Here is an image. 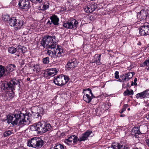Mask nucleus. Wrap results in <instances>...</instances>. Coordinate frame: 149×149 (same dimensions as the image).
Instances as JSON below:
<instances>
[{"instance_id": "18", "label": "nucleus", "mask_w": 149, "mask_h": 149, "mask_svg": "<svg viewBox=\"0 0 149 149\" xmlns=\"http://www.w3.org/2000/svg\"><path fill=\"white\" fill-rule=\"evenodd\" d=\"M32 128L33 129L36 131H37L40 132H42L41 131H42L43 126L42 124L40 122H39L37 124H34L32 126Z\"/></svg>"}, {"instance_id": "7", "label": "nucleus", "mask_w": 149, "mask_h": 149, "mask_svg": "<svg viewBox=\"0 0 149 149\" xmlns=\"http://www.w3.org/2000/svg\"><path fill=\"white\" fill-rule=\"evenodd\" d=\"M139 33L141 36L149 35V23L145 22L141 26Z\"/></svg>"}, {"instance_id": "13", "label": "nucleus", "mask_w": 149, "mask_h": 149, "mask_svg": "<svg viewBox=\"0 0 149 149\" xmlns=\"http://www.w3.org/2000/svg\"><path fill=\"white\" fill-rule=\"evenodd\" d=\"M78 64L77 60L74 58H73L70 60L66 65V68L68 70L73 69Z\"/></svg>"}, {"instance_id": "11", "label": "nucleus", "mask_w": 149, "mask_h": 149, "mask_svg": "<svg viewBox=\"0 0 149 149\" xmlns=\"http://www.w3.org/2000/svg\"><path fill=\"white\" fill-rule=\"evenodd\" d=\"M149 15V10L144 8L137 13V16L140 18L141 20H146L147 17Z\"/></svg>"}, {"instance_id": "24", "label": "nucleus", "mask_w": 149, "mask_h": 149, "mask_svg": "<svg viewBox=\"0 0 149 149\" xmlns=\"http://www.w3.org/2000/svg\"><path fill=\"white\" fill-rule=\"evenodd\" d=\"M101 54H100L99 55L97 54L95 55V59L92 62V63H96L98 65H100L101 64L100 62L101 57Z\"/></svg>"}, {"instance_id": "38", "label": "nucleus", "mask_w": 149, "mask_h": 149, "mask_svg": "<svg viewBox=\"0 0 149 149\" xmlns=\"http://www.w3.org/2000/svg\"><path fill=\"white\" fill-rule=\"evenodd\" d=\"M118 149H128V147L125 145H123L120 143H119Z\"/></svg>"}, {"instance_id": "9", "label": "nucleus", "mask_w": 149, "mask_h": 149, "mask_svg": "<svg viewBox=\"0 0 149 149\" xmlns=\"http://www.w3.org/2000/svg\"><path fill=\"white\" fill-rule=\"evenodd\" d=\"M97 7V4L93 2L89 5L84 6V11L86 13H89L93 12Z\"/></svg>"}, {"instance_id": "30", "label": "nucleus", "mask_w": 149, "mask_h": 149, "mask_svg": "<svg viewBox=\"0 0 149 149\" xmlns=\"http://www.w3.org/2000/svg\"><path fill=\"white\" fill-rule=\"evenodd\" d=\"M10 17L7 14L3 15L2 16V19L5 22L8 23Z\"/></svg>"}, {"instance_id": "32", "label": "nucleus", "mask_w": 149, "mask_h": 149, "mask_svg": "<svg viewBox=\"0 0 149 149\" xmlns=\"http://www.w3.org/2000/svg\"><path fill=\"white\" fill-rule=\"evenodd\" d=\"M123 94L125 96H129L130 95H133L134 92L132 90H129L127 89L124 91Z\"/></svg>"}, {"instance_id": "59", "label": "nucleus", "mask_w": 149, "mask_h": 149, "mask_svg": "<svg viewBox=\"0 0 149 149\" xmlns=\"http://www.w3.org/2000/svg\"><path fill=\"white\" fill-rule=\"evenodd\" d=\"M135 86H136L137 85V83H136V82H134V84Z\"/></svg>"}, {"instance_id": "17", "label": "nucleus", "mask_w": 149, "mask_h": 149, "mask_svg": "<svg viewBox=\"0 0 149 149\" xmlns=\"http://www.w3.org/2000/svg\"><path fill=\"white\" fill-rule=\"evenodd\" d=\"M55 52L56 57H60L63 52V50L61 46L57 45L55 48L53 49Z\"/></svg>"}, {"instance_id": "31", "label": "nucleus", "mask_w": 149, "mask_h": 149, "mask_svg": "<svg viewBox=\"0 0 149 149\" xmlns=\"http://www.w3.org/2000/svg\"><path fill=\"white\" fill-rule=\"evenodd\" d=\"M50 40V44L55 45V46L54 48L56 47V43L58 41V40L57 38H49Z\"/></svg>"}, {"instance_id": "22", "label": "nucleus", "mask_w": 149, "mask_h": 149, "mask_svg": "<svg viewBox=\"0 0 149 149\" xmlns=\"http://www.w3.org/2000/svg\"><path fill=\"white\" fill-rule=\"evenodd\" d=\"M17 17H10L8 24L11 26H15L16 22L17 21Z\"/></svg>"}, {"instance_id": "40", "label": "nucleus", "mask_w": 149, "mask_h": 149, "mask_svg": "<svg viewBox=\"0 0 149 149\" xmlns=\"http://www.w3.org/2000/svg\"><path fill=\"white\" fill-rule=\"evenodd\" d=\"M119 143H114L112 144L111 147L114 149H118Z\"/></svg>"}, {"instance_id": "50", "label": "nucleus", "mask_w": 149, "mask_h": 149, "mask_svg": "<svg viewBox=\"0 0 149 149\" xmlns=\"http://www.w3.org/2000/svg\"><path fill=\"white\" fill-rule=\"evenodd\" d=\"M146 142L148 144V146L149 147V139H148L146 140Z\"/></svg>"}, {"instance_id": "16", "label": "nucleus", "mask_w": 149, "mask_h": 149, "mask_svg": "<svg viewBox=\"0 0 149 149\" xmlns=\"http://www.w3.org/2000/svg\"><path fill=\"white\" fill-rule=\"evenodd\" d=\"M52 22L54 25H58L59 19L57 15L53 14L50 17Z\"/></svg>"}, {"instance_id": "37", "label": "nucleus", "mask_w": 149, "mask_h": 149, "mask_svg": "<svg viewBox=\"0 0 149 149\" xmlns=\"http://www.w3.org/2000/svg\"><path fill=\"white\" fill-rule=\"evenodd\" d=\"M12 134V132L10 130L5 131L3 133V136L5 137L10 135Z\"/></svg>"}, {"instance_id": "33", "label": "nucleus", "mask_w": 149, "mask_h": 149, "mask_svg": "<svg viewBox=\"0 0 149 149\" xmlns=\"http://www.w3.org/2000/svg\"><path fill=\"white\" fill-rule=\"evenodd\" d=\"M139 130H140L141 134H144L145 132V130L146 129V127L145 125H140L139 127Z\"/></svg>"}, {"instance_id": "12", "label": "nucleus", "mask_w": 149, "mask_h": 149, "mask_svg": "<svg viewBox=\"0 0 149 149\" xmlns=\"http://www.w3.org/2000/svg\"><path fill=\"white\" fill-rule=\"evenodd\" d=\"M134 74V72H129L127 74L123 75L122 77L120 76V78L118 79V81L122 82H126L132 78Z\"/></svg>"}, {"instance_id": "29", "label": "nucleus", "mask_w": 149, "mask_h": 149, "mask_svg": "<svg viewBox=\"0 0 149 149\" xmlns=\"http://www.w3.org/2000/svg\"><path fill=\"white\" fill-rule=\"evenodd\" d=\"M17 51L18 52H20L23 53H24L26 51V49L25 47L21 46L20 45H18L17 47Z\"/></svg>"}, {"instance_id": "52", "label": "nucleus", "mask_w": 149, "mask_h": 149, "mask_svg": "<svg viewBox=\"0 0 149 149\" xmlns=\"http://www.w3.org/2000/svg\"><path fill=\"white\" fill-rule=\"evenodd\" d=\"M47 24H49L50 25H51L52 24V22L51 21H50L49 20L47 23Z\"/></svg>"}, {"instance_id": "62", "label": "nucleus", "mask_w": 149, "mask_h": 149, "mask_svg": "<svg viewBox=\"0 0 149 149\" xmlns=\"http://www.w3.org/2000/svg\"><path fill=\"white\" fill-rule=\"evenodd\" d=\"M133 84V82H132V83L131 84V85H132Z\"/></svg>"}, {"instance_id": "42", "label": "nucleus", "mask_w": 149, "mask_h": 149, "mask_svg": "<svg viewBox=\"0 0 149 149\" xmlns=\"http://www.w3.org/2000/svg\"><path fill=\"white\" fill-rule=\"evenodd\" d=\"M56 149H64V146L63 145L61 144H57L55 145Z\"/></svg>"}, {"instance_id": "64", "label": "nucleus", "mask_w": 149, "mask_h": 149, "mask_svg": "<svg viewBox=\"0 0 149 149\" xmlns=\"http://www.w3.org/2000/svg\"><path fill=\"white\" fill-rule=\"evenodd\" d=\"M135 149H138V148H136Z\"/></svg>"}, {"instance_id": "34", "label": "nucleus", "mask_w": 149, "mask_h": 149, "mask_svg": "<svg viewBox=\"0 0 149 149\" xmlns=\"http://www.w3.org/2000/svg\"><path fill=\"white\" fill-rule=\"evenodd\" d=\"M17 48L14 47H11L9 48L8 49V52L11 54H14L17 51Z\"/></svg>"}, {"instance_id": "41", "label": "nucleus", "mask_w": 149, "mask_h": 149, "mask_svg": "<svg viewBox=\"0 0 149 149\" xmlns=\"http://www.w3.org/2000/svg\"><path fill=\"white\" fill-rule=\"evenodd\" d=\"M44 64H47L49 63V60L48 57L44 58L42 60Z\"/></svg>"}, {"instance_id": "47", "label": "nucleus", "mask_w": 149, "mask_h": 149, "mask_svg": "<svg viewBox=\"0 0 149 149\" xmlns=\"http://www.w3.org/2000/svg\"><path fill=\"white\" fill-rule=\"evenodd\" d=\"M61 10L62 11L66 12V10H67V8L65 7H62L61 8Z\"/></svg>"}, {"instance_id": "51", "label": "nucleus", "mask_w": 149, "mask_h": 149, "mask_svg": "<svg viewBox=\"0 0 149 149\" xmlns=\"http://www.w3.org/2000/svg\"><path fill=\"white\" fill-rule=\"evenodd\" d=\"M146 117L147 120L149 121V113L147 114L146 115Z\"/></svg>"}, {"instance_id": "45", "label": "nucleus", "mask_w": 149, "mask_h": 149, "mask_svg": "<svg viewBox=\"0 0 149 149\" xmlns=\"http://www.w3.org/2000/svg\"><path fill=\"white\" fill-rule=\"evenodd\" d=\"M119 72L118 71H116L115 73V77L116 79H118L119 77V76L118 75Z\"/></svg>"}, {"instance_id": "61", "label": "nucleus", "mask_w": 149, "mask_h": 149, "mask_svg": "<svg viewBox=\"0 0 149 149\" xmlns=\"http://www.w3.org/2000/svg\"><path fill=\"white\" fill-rule=\"evenodd\" d=\"M138 45H141V43H140V42H139L138 43Z\"/></svg>"}, {"instance_id": "48", "label": "nucleus", "mask_w": 149, "mask_h": 149, "mask_svg": "<svg viewBox=\"0 0 149 149\" xmlns=\"http://www.w3.org/2000/svg\"><path fill=\"white\" fill-rule=\"evenodd\" d=\"M44 37H48V38H49V37H55V36H50L48 35V36H44Z\"/></svg>"}, {"instance_id": "39", "label": "nucleus", "mask_w": 149, "mask_h": 149, "mask_svg": "<svg viewBox=\"0 0 149 149\" xmlns=\"http://www.w3.org/2000/svg\"><path fill=\"white\" fill-rule=\"evenodd\" d=\"M64 142L67 145H70L72 144V143L71 141L68 138L67 139H65L64 140Z\"/></svg>"}, {"instance_id": "1", "label": "nucleus", "mask_w": 149, "mask_h": 149, "mask_svg": "<svg viewBox=\"0 0 149 149\" xmlns=\"http://www.w3.org/2000/svg\"><path fill=\"white\" fill-rule=\"evenodd\" d=\"M29 116L24 114L20 112L18 113L11 114L7 116V122L11 123L13 126L17 125H29L31 121Z\"/></svg>"}, {"instance_id": "36", "label": "nucleus", "mask_w": 149, "mask_h": 149, "mask_svg": "<svg viewBox=\"0 0 149 149\" xmlns=\"http://www.w3.org/2000/svg\"><path fill=\"white\" fill-rule=\"evenodd\" d=\"M4 72V68L2 65H0V78L3 75Z\"/></svg>"}, {"instance_id": "56", "label": "nucleus", "mask_w": 149, "mask_h": 149, "mask_svg": "<svg viewBox=\"0 0 149 149\" xmlns=\"http://www.w3.org/2000/svg\"><path fill=\"white\" fill-rule=\"evenodd\" d=\"M50 149H56L55 146L51 148Z\"/></svg>"}, {"instance_id": "6", "label": "nucleus", "mask_w": 149, "mask_h": 149, "mask_svg": "<svg viewBox=\"0 0 149 149\" xmlns=\"http://www.w3.org/2000/svg\"><path fill=\"white\" fill-rule=\"evenodd\" d=\"M18 7L21 10H27L31 7L30 1L29 0H19Z\"/></svg>"}, {"instance_id": "15", "label": "nucleus", "mask_w": 149, "mask_h": 149, "mask_svg": "<svg viewBox=\"0 0 149 149\" xmlns=\"http://www.w3.org/2000/svg\"><path fill=\"white\" fill-rule=\"evenodd\" d=\"M92 131L89 130H87L85 133L82 134L78 140L80 141H84L87 139L88 137L92 133Z\"/></svg>"}, {"instance_id": "25", "label": "nucleus", "mask_w": 149, "mask_h": 149, "mask_svg": "<svg viewBox=\"0 0 149 149\" xmlns=\"http://www.w3.org/2000/svg\"><path fill=\"white\" fill-rule=\"evenodd\" d=\"M16 81V80H13L7 83L8 87L12 89H14L15 87V86L17 85Z\"/></svg>"}, {"instance_id": "53", "label": "nucleus", "mask_w": 149, "mask_h": 149, "mask_svg": "<svg viewBox=\"0 0 149 149\" xmlns=\"http://www.w3.org/2000/svg\"><path fill=\"white\" fill-rule=\"evenodd\" d=\"M36 0H29V1H31L33 3H35V1Z\"/></svg>"}, {"instance_id": "49", "label": "nucleus", "mask_w": 149, "mask_h": 149, "mask_svg": "<svg viewBox=\"0 0 149 149\" xmlns=\"http://www.w3.org/2000/svg\"><path fill=\"white\" fill-rule=\"evenodd\" d=\"M23 34L26 35H28V37H30L31 36V35L30 34H28L27 32H25V33L24 32L23 33Z\"/></svg>"}, {"instance_id": "4", "label": "nucleus", "mask_w": 149, "mask_h": 149, "mask_svg": "<svg viewBox=\"0 0 149 149\" xmlns=\"http://www.w3.org/2000/svg\"><path fill=\"white\" fill-rule=\"evenodd\" d=\"M79 23V22L77 20L73 19L63 22V25L64 27L66 29H76L78 27Z\"/></svg>"}, {"instance_id": "23", "label": "nucleus", "mask_w": 149, "mask_h": 149, "mask_svg": "<svg viewBox=\"0 0 149 149\" xmlns=\"http://www.w3.org/2000/svg\"><path fill=\"white\" fill-rule=\"evenodd\" d=\"M43 130L41 132H42V133H45L47 131L50 130L52 128V126L49 123H45L44 127L43 126Z\"/></svg>"}, {"instance_id": "35", "label": "nucleus", "mask_w": 149, "mask_h": 149, "mask_svg": "<svg viewBox=\"0 0 149 149\" xmlns=\"http://www.w3.org/2000/svg\"><path fill=\"white\" fill-rule=\"evenodd\" d=\"M49 3L48 2H45L44 3L43 6L42 7V10H46L47 9L49 8Z\"/></svg>"}, {"instance_id": "58", "label": "nucleus", "mask_w": 149, "mask_h": 149, "mask_svg": "<svg viewBox=\"0 0 149 149\" xmlns=\"http://www.w3.org/2000/svg\"><path fill=\"white\" fill-rule=\"evenodd\" d=\"M30 80V78L29 77H28L27 79V80L28 81Z\"/></svg>"}, {"instance_id": "5", "label": "nucleus", "mask_w": 149, "mask_h": 149, "mask_svg": "<svg viewBox=\"0 0 149 149\" xmlns=\"http://www.w3.org/2000/svg\"><path fill=\"white\" fill-rule=\"evenodd\" d=\"M84 95H83V100L86 102L89 103L90 102L92 97H94L93 94L92 92L91 91L89 88L84 89L83 90Z\"/></svg>"}, {"instance_id": "26", "label": "nucleus", "mask_w": 149, "mask_h": 149, "mask_svg": "<svg viewBox=\"0 0 149 149\" xmlns=\"http://www.w3.org/2000/svg\"><path fill=\"white\" fill-rule=\"evenodd\" d=\"M49 50V49L47 50V54L49 56L53 58H56V55L55 52L54 51V49H51Z\"/></svg>"}, {"instance_id": "63", "label": "nucleus", "mask_w": 149, "mask_h": 149, "mask_svg": "<svg viewBox=\"0 0 149 149\" xmlns=\"http://www.w3.org/2000/svg\"><path fill=\"white\" fill-rule=\"evenodd\" d=\"M130 108H128V110H130Z\"/></svg>"}, {"instance_id": "57", "label": "nucleus", "mask_w": 149, "mask_h": 149, "mask_svg": "<svg viewBox=\"0 0 149 149\" xmlns=\"http://www.w3.org/2000/svg\"><path fill=\"white\" fill-rule=\"evenodd\" d=\"M120 117H124L125 116V115H124V114H121V115H120Z\"/></svg>"}, {"instance_id": "46", "label": "nucleus", "mask_w": 149, "mask_h": 149, "mask_svg": "<svg viewBox=\"0 0 149 149\" xmlns=\"http://www.w3.org/2000/svg\"><path fill=\"white\" fill-rule=\"evenodd\" d=\"M43 0H36L35 1V4L37 3H41Z\"/></svg>"}, {"instance_id": "20", "label": "nucleus", "mask_w": 149, "mask_h": 149, "mask_svg": "<svg viewBox=\"0 0 149 149\" xmlns=\"http://www.w3.org/2000/svg\"><path fill=\"white\" fill-rule=\"evenodd\" d=\"M17 21L16 22V23H15V24H16V25L14 26V27H15V28L17 30L23 28L24 24V21L18 19H17Z\"/></svg>"}, {"instance_id": "60", "label": "nucleus", "mask_w": 149, "mask_h": 149, "mask_svg": "<svg viewBox=\"0 0 149 149\" xmlns=\"http://www.w3.org/2000/svg\"><path fill=\"white\" fill-rule=\"evenodd\" d=\"M124 106L125 107H128V105L127 104H126Z\"/></svg>"}, {"instance_id": "8", "label": "nucleus", "mask_w": 149, "mask_h": 149, "mask_svg": "<svg viewBox=\"0 0 149 149\" xmlns=\"http://www.w3.org/2000/svg\"><path fill=\"white\" fill-rule=\"evenodd\" d=\"M42 38L41 43L44 47L48 49H54L55 45L50 44V40L49 38Z\"/></svg>"}, {"instance_id": "2", "label": "nucleus", "mask_w": 149, "mask_h": 149, "mask_svg": "<svg viewBox=\"0 0 149 149\" xmlns=\"http://www.w3.org/2000/svg\"><path fill=\"white\" fill-rule=\"evenodd\" d=\"M43 143L44 142L42 139L39 138L35 137L28 140L27 145L29 147L38 148L42 147Z\"/></svg>"}, {"instance_id": "3", "label": "nucleus", "mask_w": 149, "mask_h": 149, "mask_svg": "<svg viewBox=\"0 0 149 149\" xmlns=\"http://www.w3.org/2000/svg\"><path fill=\"white\" fill-rule=\"evenodd\" d=\"M69 77L65 75L57 76L54 81V83L59 86H62L66 84L69 80Z\"/></svg>"}, {"instance_id": "54", "label": "nucleus", "mask_w": 149, "mask_h": 149, "mask_svg": "<svg viewBox=\"0 0 149 149\" xmlns=\"http://www.w3.org/2000/svg\"><path fill=\"white\" fill-rule=\"evenodd\" d=\"M125 109H124V108H123L122 109V110L121 111V112H120L121 113H123V111H125Z\"/></svg>"}, {"instance_id": "19", "label": "nucleus", "mask_w": 149, "mask_h": 149, "mask_svg": "<svg viewBox=\"0 0 149 149\" xmlns=\"http://www.w3.org/2000/svg\"><path fill=\"white\" fill-rule=\"evenodd\" d=\"M131 134L132 137H136L138 135L141 134L140 130L138 127H134L132 130Z\"/></svg>"}, {"instance_id": "28", "label": "nucleus", "mask_w": 149, "mask_h": 149, "mask_svg": "<svg viewBox=\"0 0 149 149\" xmlns=\"http://www.w3.org/2000/svg\"><path fill=\"white\" fill-rule=\"evenodd\" d=\"M32 68L33 71L36 72L37 73L40 72L41 70L39 64L35 65L33 66Z\"/></svg>"}, {"instance_id": "14", "label": "nucleus", "mask_w": 149, "mask_h": 149, "mask_svg": "<svg viewBox=\"0 0 149 149\" xmlns=\"http://www.w3.org/2000/svg\"><path fill=\"white\" fill-rule=\"evenodd\" d=\"M136 97L141 99L149 97V89H147L143 92L138 93L136 95Z\"/></svg>"}, {"instance_id": "10", "label": "nucleus", "mask_w": 149, "mask_h": 149, "mask_svg": "<svg viewBox=\"0 0 149 149\" xmlns=\"http://www.w3.org/2000/svg\"><path fill=\"white\" fill-rule=\"evenodd\" d=\"M59 71V69L55 68L47 69L44 73L45 77H52L56 74Z\"/></svg>"}, {"instance_id": "21", "label": "nucleus", "mask_w": 149, "mask_h": 149, "mask_svg": "<svg viewBox=\"0 0 149 149\" xmlns=\"http://www.w3.org/2000/svg\"><path fill=\"white\" fill-rule=\"evenodd\" d=\"M3 67V66H2ZM4 68V69L5 70V71H6L7 72H12L15 70V69L16 66L15 65L13 64H9L7 66L6 68L5 69Z\"/></svg>"}, {"instance_id": "44", "label": "nucleus", "mask_w": 149, "mask_h": 149, "mask_svg": "<svg viewBox=\"0 0 149 149\" xmlns=\"http://www.w3.org/2000/svg\"><path fill=\"white\" fill-rule=\"evenodd\" d=\"M3 90H5L8 87L7 83H2L1 85V87L3 88Z\"/></svg>"}, {"instance_id": "27", "label": "nucleus", "mask_w": 149, "mask_h": 149, "mask_svg": "<svg viewBox=\"0 0 149 149\" xmlns=\"http://www.w3.org/2000/svg\"><path fill=\"white\" fill-rule=\"evenodd\" d=\"M68 138L72 143V144H74L76 143L78 140L77 137L74 135H72L69 137Z\"/></svg>"}, {"instance_id": "55", "label": "nucleus", "mask_w": 149, "mask_h": 149, "mask_svg": "<svg viewBox=\"0 0 149 149\" xmlns=\"http://www.w3.org/2000/svg\"><path fill=\"white\" fill-rule=\"evenodd\" d=\"M137 81V79L136 78H135L134 80V82H136Z\"/></svg>"}, {"instance_id": "43", "label": "nucleus", "mask_w": 149, "mask_h": 149, "mask_svg": "<svg viewBox=\"0 0 149 149\" xmlns=\"http://www.w3.org/2000/svg\"><path fill=\"white\" fill-rule=\"evenodd\" d=\"M6 95H8L11 98L13 97L14 94L13 91H11L8 92L6 93Z\"/></svg>"}]
</instances>
